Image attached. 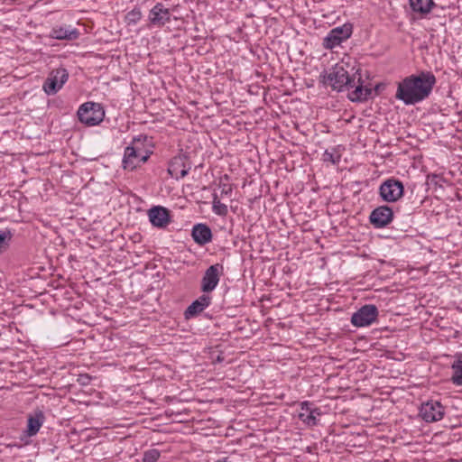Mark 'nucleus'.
<instances>
[{
	"label": "nucleus",
	"mask_w": 462,
	"mask_h": 462,
	"mask_svg": "<svg viewBox=\"0 0 462 462\" xmlns=\"http://www.w3.org/2000/svg\"><path fill=\"white\" fill-rule=\"evenodd\" d=\"M300 406L299 419L309 427L316 426L319 422L318 416L321 415L319 408L312 407L313 404L308 401L300 402Z\"/></svg>",
	"instance_id": "obj_11"
},
{
	"label": "nucleus",
	"mask_w": 462,
	"mask_h": 462,
	"mask_svg": "<svg viewBox=\"0 0 462 462\" xmlns=\"http://www.w3.org/2000/svg\"><path fill=\"white\" fill-rule=\"evenodd\" d=\"M323 157H324L325 162H329L333 164H336V163L339 162V161H340V154L336 153L334 152V150L333 151L326 150L323 154Z\"/></svg>",
	"instance_id": "obj_27"
},
{
	"label": "nucleus",
	"mask_w": 462,
	"mask_h": 462,
	"mask_svg": "<svg viewBox=\"0 0 462 462\" xmlns=\"http://www.w3.org/2000/svg\"><path fill=\"white\" fill-rule=\"evenodd\" d=\"M411 11L419 17L425 18L437 5L433 0H409Z\"/></svg>",
	"instance_id": "obj_17"
},
{
	"label": "nucleus",
	"mask_w": 462,
	"mask_h": 462,
	"mask_svg": "<svg viewBox=\"0 0 462 462\" xmlns=\"http://www.w3.org/2000/svg\"><path fill=\"white\" fill-rule=\"evenodd\" d=\"M350 62L342 60L337 63L328 74L325 83L332 87L333 89L341 91L344 88H355L349 95L352 101H361L367 98L371 90L363 86L360 74V68Z\"/></svg>",
	"instance_id": "obj_1"
},
{
	"label": "nucleus",
	"mask_w": 462,
	"mask_h": 462,
	"mask_svg": "<svg viewBox=\"0 0 462 462\" xmlns=\"http://www.w3.org/2000/svg\"><path fill=\"white\" fill-rule=\"evenodd\" d=\"M224 273V266L221 263L210 265L201 279L200 289L204 293L213 291L217 286L220 277Z\"/></svg>",
	"instance_id": "obj_6"
},
{
	"label": "nucleus",
	"mask_w": 462,
	"mask_h": 462,
	"mask_svg": "<svg viewBox=\"0 0 462 462\" xmlns=\"http://www.w3.org/2000/svg\"><path fill=\"white\" fill-rule=\"evenodd\" d=\"M171 12L162 3H157L149 13L150 23L158 27L164 26L171 21Z\"/></svg>",
	"instance_id": "obj_15"
},
{
	"label": "nucleus",
	"mask_w": 462,
	"mask_h": 462,
	"mask_svg": "<svg viewBox=\"0 0 462 462\" xmlns=\"http://www.w3.org/2000/svg\"><path fill=\"white\" fill-rule=\"evenodd\" d=\"M142 18V12L139 8H134L125 15V22L128 25L136 24Z\"/></svg>",
	"instance_id": "obj_24"
},
{
	"label": "nucleus",
	"mask_w": 462,
	"mask_h": 462,
	"mask_svg": "<svg viewBox=\"0 0 462 462\" xmlns=\"http://www.w3.org/2000/svg\"><path fill=\"white\" fill-rule=\"evenodd\" d=\"M393 218V209L388 206L377 207L372 211L370 215L371 224L377 228L386 226L388 224L392 222Z\"/></svg>",
	"instance_id": "obj_12"
},
{
	"label": "nucleus",
	"mask_w": 462,
	"mask_h": 462,
	"mask_svg": "<svg viewBox=\"0 0 462 462\" xmlns=\"http://www.w3.org/2000/svg\"><path fill=\"white\" fill-rule=\"evenodd\" d=\"M44 415L42 411H37L33 415H29L27 419V427L23 434L28 437L35 436L44 422Z\"/></svg>",
	"instance_id": "obj_19"
},
{
	"label": "nucleus",
	"mask_w": 462,
	"mask_h": 462,
	"mask_svg": "<svg viewBox=\"0 0 462 462\" xmlns=\"http://www.w3.org/2000/svg\"><path fill=\"white\" fill-rule=\"evenodd\" d=\"M377 316V308L374 305L367 304L352 315L351 323L355 327L369 326L376 320Z\"/></svg>",
	"instance_id": "obj_10"
},
{
	"label": "nucleus",
	"mask_w": 462,
	"mask_h": 462,
	"mask_svg": "<svg viewBox=\"0 0 462 462\" xmlns=\"http://www.w3.org/2000/svg\"><path fill=\"white\" fill-rule=\"evenodd\" d=\"M160 451L152 448L144 452L143 462H156L160 457Z\"/></svg>",
	"instance_id": "obj_25"
},
{
	"label": "nucleus",
	"mask_w": 462,
	"mask_h": 462,
	"mask_svg": "<svg viewBox=\"0 0 462 462\" xmlns=\"http://www.w3.org/2000/svg\"><path fill=\"white\" fill-rule=\"evenodd\" d=\"M190 167L187 164V158L184 155L173 157L168 167V173L171 178L176 180L184 178L189 171Z\"/></svg>",
	"instance_id": "obj_14"
},
{
	"label": "nucleus",
	"mask_w": 462,
	"mask_h": 462,
	"mask_svg": "<svg viewBox=\"0 0 462 462\" xmlns=\"http://www.w3.org/2000/svg\"><path fill=\"white\" fill-rule=\"evenodd\" d=\"M79 36L77 29L67 26H56L51 32V37L57 40H76Z\"/></svg>",
	"instance_id": "obj_20"
},
{
	"label": "nucleus",
	"mask_w": 462,
	"mask_h": 462,
	"mask_svg": "<svg viewBox=\"0 0 462 462\" xmlns=\"http://www.w3.org/2000/svg\"><path fill=\"white\" fill-rule=\"evenodd\" d=\"M150 157V152L144 148L143 141L134 139L132 143L125 149L123 166L125 170L133 171Z\"/></svg>",
	"instance_id": "obj_3"
},
{
	"label": "nucleus",
	"mask_w": 462,
	"mask_h": 462,
	"mask_svg": "<svg viewBox=\"0 0 462 462\" xmlns=\"http://www.w3.org/2000/svg\"><path fill=\"white\" fill-rule=\"evenodd\" d=\"M352 34V25L345 23L342 26L332 29L323 40V47L327 50L340 45L346 41Z\"/></svg>",
	"instance_id": "obj_7"
},
{
	"label": "nucleus",
	"mask_w": 462,
	"mask_h": 462,
	"mask_svg": "<svg viewBox=\"0 0 462 462\" xmlns=\"http://www.w3.org/2000/svg\"><path fill=\"white\" fill-rule=\"evenodd\" d=\"M436 84V77L430 71L404 78L398 83L395 97L405 105H415L426 99Z\"/></svg>",
	"instance_id": "obj_2"
},
{
	"label": "nucleus",
	"mask_w": 462,
	"mask_h": 462,
	"mask_svg": "<svg viewBox=\"0 0 462 462\" xmlns=\"http://www.w3.org/2000/svg\"><path fill=\"white\" fill-rule=\"evenodd\" d=\"M69 73L63 68L53 69L43 84V89L48 95L56 94L68 80Z\"/></svg>",
	"instance_id": "obj_8"
},
{
	"label": "nucleus",
	"mask_w": 462,
	"mask_h": 462,
	"mask_svg": "<svg viewBox=\"0 0 462 462\" xmlns=\"http://www.w3.org/2000/svg\"><path fill=\"white\" fill-rule=\"evenodd\" d=\"M78 116L81 123L88 126H94L103 121L105 111L98 103L86 102L79 106Z\"/></svg>",
	"instance_id": "obj_4"
},
{
	"label": "nucleus",
	"mask_w": 462,
	"mask_h": 462,
	"mask_svg": "<svg viewBox=\"0 0 462 462\" xmlns=\"http://www.w3.org/2000/svg\"><path fill=\"white\" fill-rule=\"evenodd\" d=\"M216 462H232V461H230L227 457H224L222 459L217 460Z\"/></svg>",
	"instance_id": "obj_28"
},
{
	"label": "nucleus",
	"mask_w": 462,
	"mask_h": 462,
	"mask_svg": "<svg viewBox=\"0 0 462 462\" xmlns=\"http://www.w3.org/2000/svg\"><path fill=\"white\" fill-rule=\"evenodd\" d=\"M420 415L426 422L439 421L445 415V407L439 401L430 400L421 404Z\"/></svg>",
	"instance_id": "obj_9"
},
{
	"label": "nucleus",
	"mask_w": 462,
	"mask_h": 462,
	"mask_svg": "<svg viewBox=\"0 0 462 462\" xmlns=\"http://www.w3.org/2000/svg\"><path fill=\"white\" fill-rule=\"evenodd\" d=\"M452 376L451 382L455 385L461 386L462 385V355H459L457 358L452 364Z\"/></svg>",
	"instance_id": "obj_21"
},
{
	"label": "nucleus",
	"mask_w": 462,
	"mask_h": 462,
	"mask_svg": "<svg viewBox=\"0 0 462 462\" xmlns=\"http://www.w3.org/2000/svg\"><path fill=\"white\" fill-rule=\"evenodd\" d=\"M213 200H212V210L213 212L220 217H226L228 213L227 206L224 203H221L217 193H213Z\"/></svg>",
	"instance_id": "obj_22"
},
{
	"label": "nucleus",
	"mask_w": 462,
	"mask_h": 462,
	"mask_svg": "<svg viewBox=\"0 0 462 462\" xmlns=\"http://www.w3.org/2000/svg\"><path fill=\"white\" fill-rule=\"evenodd\" d=\"M212 300V297L208 293H204L194 300L186 310V318L195 317L208 308Z\"/></svg>",
	"instance_id": "obj_16"
},
{
	"label": "nucleus",
	"mask_w": 462,
	"mask_h": 462,
	"mask_svg": "<svg viewBox=\"0 0 462 462\" xmlns=\"http://www.w3.org/2000/svg\"><path fill=\"white\" fill-rule=\"evenodd\" d=\"M13 236V232L10 229H5L0 233V254L8 248Z\"/></svg>",
	"instance_id": "obj_23"
},
{
	"label": "nucleus",
	"mask_w": 462,
	"mask_h": 462,
	"mask_svg": "<svg viewBox=\"0 0 462 462\" xmlns=\"http://www.w3.org/2000/svg\"><path fill=\"white\" fill-rule=\"evenodd\" d=\"M228 176L227 175H225L220 182H219V188L221 189V195L222 196H230L232 191H233V186L232 184H229V183H226V182H224L223 180H228Z\"/></svg>",
	"instance_id": "obj_26"
},
{
	"label": "nucleus",
	"mask_w": 462,
	"mask_h": 462,
	"mask_svg": "<svg viewBox=\"0 0 462 462\" xmlns=\"http://www.w3.org/2000/svg\"><path fill=\"white\" fill-rule=\"evenodd\" d=\"M149 220L153 226L165 228L171 223L170 210L162 206H154L148 210Z\"/></svg>",
	"instance_id": "obj_13"
},
{
	"label": "nucleus",
	"mask_w": 462,
	"mask_h": 462,
	"mask_svg": "<svg viewBox=\"0 0 462 462\" xmlns=\"http://www.w3.org/2000/svg\"><path fill=\"white\" fill-rule=\"evenodd\" d=\"M191 236L199 245H204L212 240L211 229L205 224L195 225L192 228Z\"/></svg>",
	"instance_id": "obj_18"
},
{
	"label": "nucleus",
	"mask_w": 462,
	"mask_h": 462,
	"mask_svg": "<svg viewBox=\"0 0 462 462\" xmlns=\"http://www.w3.org/2000/svg\"><path fill=\"white\" fill-rule=\"evenodd\" d=\"M404 193V187L401 180L390 178L384 180L379 187V194L386 202L399 200Z\"/></svg>",
	"instance_id": "obj_5"
}]
</instances>
